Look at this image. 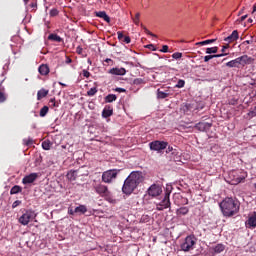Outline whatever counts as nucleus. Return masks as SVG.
I'll list each match as a JSON object with an SVG mask.
<instances>
[{
	"label": "nucleus",
	"mask_w": 256,
	"mask_h": 256,
	"mask_svg": "<svg viewBox=\"0 0 256 256\" xmlns=\"http://www.w3.org/2000/svg\"><path fill=\"white\" fill-rule=\"evenodd\" d=\"M141 183H143V172H131V174L124 181L122 191L125 193V195H131V193H133Z\"/></svg>",
	"instance_id": "f257e3e1"
},
{
	"label": "nucleus",
	"mask_w": 256,
	"mask_h": 256,
	"mask_svg": "<svg viewBox=\"0 0 256 256\" xmlns=\"http://www.w3.org/2000/svg\"><path fill=\"white\" fill-rule=\"evenodd\" d=\"M240 207L241 204L239 201L229 197L225 198L220 203V209L224 217H233V215H237V213H239Z\"/></svg>",
	"instance_id": "f03ea898"
},
{
	"label": "nucleus",
	"mask_w": 256,
	"mask_h": 256,
	"mask_svg": "<svg viewBox=\"0 0 256 256\" xmlns=\"http://www.w3.org/2000/svg\"><path fill=\"white\" fill-rule=\"evenodd\" d=\"M252 63H255V59L253 57L248 55H242L234 60L227 62L226 67H229L230 69H239V67H245V65H252Z\"/></svg>",
	"instance_id": "7ed1b4c3"
},
{
	"label": "nucleus",
	"mask_w": 256,
	"mask_h": 256,
	"mask_svg": "<svg viewBox=\"0 0 256 256\" xmlns=\"http://www.w3.org/2000/svg\"><path fill=\"white\" fill-rule=\"evenodd\" d=\"M195 245H197V238L190 235L185 238L184 242L180 245V249L185 252L193 251Z\"/></svg>",
	"instance_id": "20e7f679"
},
{
	"label": "nucleus",
	"mask_w": 256,
	"mask_h": 256,
	"mask_svg": "<svg viewBox=\"0 0 256 256\" xmlns=\"http://www.w3.org/2000/svg\"><path fill=\"white\" fill-rule=\"evenodd\" d=\"M37 217V214L33 210H26L19 218V223L21 225H29Z\"/></svg>",
	"instance_id": "39448f33"
},
{
	"label": "nucleus",
	"mask_w": 256,
	"mask_h": 256,
	"mask_svg": "<svg viewBox=\"0 0 256 256\" xmlns=\"http://www.w3.org/2000/svg\"><path fill=\"white\" fill-rule=\"evenodd\" d=\"M119 174V170L111 169L103 172L102 181L103 183H113L114 179H117V175Z\"/></svg>",
	"instance_id": "423d86ee"
},
{
	"label": "nucleus",
	"mask_w": 256,
	"mask_h": 256,
	"mask_svg": "<svg viewBox=\"0 0 256 256\" xmlns=\"http://www.w3.org/2000/svg\"><path fill=\"white\" fill-rule=\"evenodd\" d=\"M147 193L149 197H159L163 193V188L159 184H152L148 188Z\"/></svg>",
	"instance_id": "0eeeda50"
},
{
	"label": "nucleus",
	"mask_w": 256,
	"mask_h": 256,
	"mask_svg": "<svg viewBox=\"0 0 256 256\" xmlns=\"http://www.w3.org/2000/svg\"><path fill=\"white\" fill-rule=\"evenodd\" d=\"M168 143L165 141H153L149 144L151 151H163L164 149H167Z\"/></svg>",
	"instance_id": "6e6552de"
},
{
	"label": "nucleus",
	"mask_w": 256,
	"mask_h": 256,
	"mask_svg": "<svg viewBox=\"0 0 256 256\" xmlns=\"http://www.w3.org/2000/svg\"><path fill=\"white\" fill-rule=\"evenodd\" d=\"M171 207V201L169 200V194H165L163 200L157 204V211H163L164 209H169Z\"/></svg>",
	"instance_id": "1a4fd4ad"
},
{
	"label": "nucleus",
	"mask_w": 256,
	"mask_h": 256,
	"mask_svg": "<svg viewBox=\"0 0 256 256\" xmlns=\"http://www.w3.org/2000/svg\"><path fill=\"white\" fill-rule=\"evenodd\" d=\"M37 179H39V173H30L29 175H26L22 179V183H23V185H29L31 183H35V181H37Z\"/></svg>",
	"instance_id": "9d476101"
},
{
	"label": "nucleus",
	"mask_w": 256,
	"mask_h": 256,
	"mask_svg": "<svg viewBox=\"0 0 256 256\" xmlns=\"http://www.w3.org/2000/svg\"><path fill=\"white\" fill-rule=\"evenodd\" d=\"M230 177H233L232 185H239V183L245 180V175L239 176V171H232Z\"/></svg>",
	"instance_id": "9b49d317"
},
{
	"label": "nucleus",
	"mask_w": 256,
	"mask_h": 256,
	"mask_svg": "<svg viewBox=\"0 0 256 256\" xmlns=\"http://www.w3.org/2000/svg\"><path fill=\"white\" fill-rule=\"evenodd\" d=\"M95 191L100 195L101 197H105V195H109V188L103 184H98L95 186Z\"/></svg>",
	"instance_id": "f8f14e48"
},
{
	"label": "nucleus",
	"mask_w": 256,
	"mask_h": 256,
	"mask_svg": "<svg viewBox=\"0 0 256 256\" xmlns=\"http://www.w3.org/2000/svg\"><path fill=\"white\" fill-rule=\"evenodd\" d=\"M210 253L219 254L225 251V245L217 244L216 246H212L209 248Z\"/></svg>",
	"instance_id": "ddd939ff"
},
{
	"label": "nucleus",
	"mask_w": 256,
	"mask_h": 256,
	"mask_svg": "<svg viewBox=\"0 0 256 256\" xmlns=\"http://www.w3.org/2000/svg\"><path fill=\"white\" fill-rule=\"evenodd\" d=\"M237 39H239V32L237 30H234L232 32V35L226 37L224 41H226V43H233L237 41Z\"/></svg>",
	"instance_id": "4468645a"
},
{
	"label": "nucleus",
	"mask_w": 256,
	"mask_h": 256,
	"mask_svg": "<svg viewBox=\"0 0 256 256\" xmlns=\"http://www.w3.org/2000/svg\"><path fill=\"white\" fill-rule=\"evenodd\" d=\"M246 227H249V229L256 227V212H254V214L248 218Z\"/></svg>",
	"instance_id": "2eb2a0df"
},
{
	"label": "nucleus",
	"mask_w": 256,
	"mask_h": 256,
	"mask_svg": "<svg viewBox=\"0 0 256 256\" xmlns=\"http://www.w3.org/2000/svg\"><path fill=\"white\" fill-rule=\"evenodd\" d=\"M96 17H99L100 19H104L106 23H111V18L109 17V15H107L106 11L96 12Z\"/></svg>",
	"instance_id": "dca6fc26"
},
{
	"label": "nucleus",
	"mask_w": 256,
	"mask_h": 256,
	"mask_svg": "<svg viewBox=\"0 0 256 256\" xmlns=\"http://www.w3.org/2000/svg\"><path fill=\"white\" fill-rule=\"evenodd\" d=\"M109 73L111 75H125V73H127V70H125V68H112L109 70Z\"/></svg>",
	"instance_id": "f3484780"
},
{
	"label": "nucleus",
	"mask_w": 256,
	"mask_h": 256,
	"mask_svg": "<svg viewBox=\"0 0 256 256\" xmlns=\"http://www.w3.org/2000/svg\"><path fill=\"white\" fill-rule=\"evenodd\" d=\"M78 175H79V170H70L67 173L66 177H67V179H69V181H75V179H77Z\"/></svg>",
	"instance_id": "a211bd4d"
},
{
	"label": "nucleus",
	"mask_w": 256,
	"mask_h": 256,
	"mask_svg": "<svg viewBox=\"0 0 256 256\" xmlns=\"http://www.w3.org/2000/svg\"><path fill=\"white\" fill-rule=\"evenodd\" d=\"M38 71L40 73V75H49V65L47 64H41L38 68Z\"/></svg>",
	"instance_id": "6ab92c4d"
},
{
	"label": "nucleus",
	"mask_w": 256,
	"mask_h": 256,
	"mask_svg": "<svg viewBox=\"0 0 256 256\" xmlns=\"http://www.w3.org/2000/svg\"><path fill=\"white\" fill-rule=\"evenodd\" d=\"M47 95H49V90H45L44 88H42L37 93V100L41 101V99L47 97Z\"/></svg>",
	"instance_id": "aec40b11"
},
{
	"label": "nucleus",
	"mask_w": 256,
	"mask_h": 256,
	"mask_svg": "<svg viewBox=\"0 0 256 256\" xmlns=\"http://www.w3.org/2000/svg\"><path fill=\"white\" fill-rule=\"evenodd\" d=\"M226 55H227V53L207 55L204 57V62L208 63V61H211V59H215L217 57H225Z\"/></svg>",
	"instance_id": "412c9836"
},
{
	"label": "nucleus",
	"mask_w": 256,
	"mask_h": 256,
	"mask_svg": "<svg viewBox=\"0 0 256 256\" xmlns=\"http://www.w3.org/2000/svg\"><path fill=\"white\" fill-rule=\"evenodd\" d=\"M111 115H113V109H110L108 107H105L103 112H102V117H104L105 119H107L108 117H111Z\"/></svg>",
	"instance_id": "4be33fe9"
},
{
	"label": "nucleus",
	"mask_w": 256,
	"mask_h": 256,
	"mask_svg": "<svg viewBox=\"0 0 256 256\" xmlns=\"http://www.w3.org/2000/svg\"><path fill=\"white\" fill-rule=\"evenodd\" d=\"M86 211H87V206H85V205H79L74 210L75 213H80L81 215H85Z\"/></svg>",
	"instance_id": "5701e85b"
},
{
	"label": "nucleus",
	"mask_w": 256,
	"mask_h": 256,
	"mask_svg": "<svg viewBox=\"0 0 256 256\" xmlns=\"http://www.w3.org/2000/svg\"><path fill=\"white\" fill-rule=\"evenodd\" d=\"M48 39L50 40V41H56V43H61V41H63V38H61L59 35H57V34H50L49 36H48Z\"/></svg>",
	"instance_id": "b1692460"
},
{
	"label": "nucleus",
	"mask_w": 256,
	"mask_h": 256,
	"mask_svg": "<svg viewBox=\"0 0 256 256\" xmlns=\"http://www.w3.org/2000/svg\"><path fill=\"white\" fill-rule=\"evenodd\" d=\"M113 101H117V95L109 94L105 97V103H113Z\"/></svg>",
	"instance_id": "393cba45"
},
{
	"label": "nucleus",
	"mask_w": 256,
	"mask_h": 256,
	"mask_svg": "<svg viewBox=\"0 0 256 256\" xmlns=\"http://www.w3.org/2000/svg\"><path fill=\"white\" fill-rule=\"evenodd\" d=\"M169 97V93L163 92L160 89L157 90V98L158 99H167Z\"/></svg>",
	"instance_id": "a878e982"
},
{
	"label": "nucleus",
	"mask_w": 256,
	"mask_h": 256,
	"mask_svg": "<svg viewBox=\"0 0 256 256\" xmlns=\"http://www.w3.org/2000/svg\"><path fill=\"white\" fill-rule=\"evenodd\" d=\"M187 213H189V208L187 207H181L176 210L177 215H187Z\"/></svg>",
	"instance_id": "bb28decb"
},
{
	"label": "nucleus",
	"mask_w": 256,
	"mask_h": 256,
	"mask_svg": "<svg viewBox=\"0 0 256 256\" xmlns=\"http://www.w3.org/2000/svg\"><path fill=\"white\" fill-rule=\"evenodd\" d=\"M51 141L49 140H45L42 142V148L44 149V151H49V149H51Z\"/></svg>",
	"instance_id": "cd10ccee"
},
{
	"label": "nucleus",
	"mask_w": 256,
	"mask_h": 256,
	"mask_svg": "<svg viewBox=\"0 0 256 256\" xmlns=\"http://www.w3.org/2000/svg\"><path fill=\"white\" fill-rule=\"evenodd\" d=\"M17 193H21V188H20V186L15 185L11 188L10 194L17 195Z\"/></svg>",
	"instance_id": "c85d7f7f"
},
{
	"label": "nucleus",
	"mask_w": 256,
	"mask_h": 256,
	"mask_svg": "<svg viewBox=\"0 0 256 256\" xmlns=\"http://www.w3.org/2000/svg\"><path fill=\"white\" fill-rule=\"evenodd\" d=\"M49 107H50V109H55V108L59 107V102H56L55 98H52L49 101Z\"/></svg>",
	"instance_id": "c756f323"
},
{
	"label": "nucleus",
	"mask_w": 256,
	"mask_h": 256,
	"mask_svg": "<svg viewBox=\"0 0 256 256\" xmlns=\"http://www.w3.org/2000/svg\"><path fill=\"white\" fill-rule=\"evenodd\" d=\"M196 129L199 131H205L207 129V123L200 122L196 124Z\"/></svg>",
	"instance_id": "7c9ffc66"
},
{
	"label": "nucleus",
	"mask_w": 256,
	"mask_h": 256,
	"mask_svg": "<svg viewBox=\"0 0 256 256\" xmlns=\"http://www.w3.org/2000/svg\"><path fill=\"white\" fill-rule=\"evenodd\" d=\"M49 113V107L48 106H43L40 109V117H45Z\"/></svg>",
	"instance_id": "2f4dec72"
},
{
	"label": "nucleus",
	"mask_w": 256,
	"mask_h": 256,
	"mask_svg": "<svg viewBox=\"0 0 256 256\" xmlns=\"http://www.w3.org/2000/svg\"><path fill=\"white\" fill-rule=\"evenodd\" d=\"M217 39H209V40H204L201 42H197L196 45H210V43H215Z\"/></svg>",
	"instance_id": "473e14b6"
},
{
	"label": "nucleus",
	"mask_w": 256,
	"mask_h": 256,
	"mask_svg": "<svg viewBox=\"0 0 256 256\" xmlns=\"http://www.w3.org/2000/svg\"><path fill=\"white\" fill-rule=\"evenodd\" d=\"M217 51H219V48L217 46L206 49L207 55H211L212 53H217Z\"/></svg>",
	"instance_id": "72a5a7b5"
},
{
	"label": "nucleus",
	"mask_w": 256,
	"mask_h": 256,
	"mask_svg": "<svg viewBox=\"0 0 256 256\" xmlns=\"http://www.w3.org/2000/svg\"><path fill=\"white\" fill-rule=\"evenodd\" d=\"M97 93V87H93L88 90L87 95L88 97H93Z\"/></svg>",
	"instance_id": "f704fd0d"
},
{
	"label": "nucleus",
	"mask_w": 256,
	"mask_h": 256,
	"mask_svg": "<svg viewBox=\"0 0 256 256\" xmlns=\"http://www.w3.org/2000/svg\"><path fill=\"white\" fill-rule=\"evenodd\" d=\"M177 89H183V87H185V80H178L176 86Z\"/></svg>",
	"instance_id": "c9c22d12"
},
{
	"label": "nucleus",
	"mask_w": 256,
	"mask_h": 256,
	"mask_svg": "<svg viewBox=\"0 0 256 256\" xmlns=\"http://www.w3.org/2000/svg\"><path fill=\"white\" fill-rule=\"evenodd\" d=\"M106 201H108V203H116L115 199H113V197H111V192H109V194L104 196Z\"/></svg>",
	"instance_id": "e433bc0d"
},
{
	"label": "nucleus",
	"mask_w": 256,
	"mask_h": 256,
	"mask_svg": "<svg viewBox=\"0 0 256 256\" xmlns=\"http://www.w3.org/2000/svg\"><path fill=\"white\" fill-rule=\"evenodd\" d=\"M248 116L251 118L256 117V106L248 112Z\"/></svg>",
	"instance_id": "4c0bfd02"
},
{
	"label": "nucleus",
	"mask_w": 256,
	"mask_h": 256,
	"mask_svg": "<svg viewBox=\"0 0 256 256\" xmlns=\"http://www.w3.org/2000/svg\"><path fill=\"white\" fill-rule=\"evenodd\" d=\"M181 57H183V53L181 52H175L174 54H172L173 59H181Z\"/></svg>",
	"instance_id": "58836bf2"
},
{
	"label": "nucleus",
	"mask_w": 256,
	"mask_h": 256,
	"mask_svg": "<svg viewBox=\"0 0 256 256\" xmlns=\"http://www.w3.org/2000/svg\"><path fill=\"white\" fill-rule=\"evenodd\" d=\"M5 101H7V96L0 91V103H5Z\"/></svg>",
	"instance_id": "ea45409f"
},
{
	"label": "nucleus",
	"mask_w": 256,
	"mask_h": 256,
	"mask_svg": "<svg viewBox=\"0 0 256 256\" xmlns=\"http://www.w3.org/2000/svg\"><path fill=\"white\" fill-rule=\"evenodd\" d=\"M141 27H143L145 33H146L147 35H150V37H157V35L153 34L151 31H149V29L145 28V27L143 26V24H141Z\"/></svg>",
	"instance_id": "a19ab883"
},
{
	"label": "nucleus",
	"mask_w": 256,
	"mask_h": 256,
	"mask_svg": "<svg viewBox=\"0 0 256 256\" xmlns=\"http://www.w3.org/2000/svg\"><path fill=\"white\" fill-rule=\"evenodd\" d=\"M23 143L26 146L33 145V139H31V138L24 139Z\"/></svg>",
	"instance_id": "79ce46f5"
},
{
	"label": "nucleus",
	"mask_w": 256,
	"mask_h": 256,
	"mask_svg": "<svg viewBox=\"0 0 256 256\" xmlns=\"http://www.w3.org/2000/svg\"><path fill=\"white\" fill-rule=\"evenodd\" d=\"M139 17H141V14L140 13H136L135 17L132 18L135 25H139Z\"/></svg>",
	"instance_id": "37998d69"
},
{
	"label": "nucleus",
	"mask_w": 256,
	"mask_h": 256,
	"mask_svg": "<svg viewBox=\"0 0 256 256\" xmlns=\"http://www.w3.org/2000/svg\"><path fill=\"white\" fill-rule=\"evenodd\" d=\"M82 75L83 77H86V79H89V77H91V73L87 70H83Z\"/></svg>",
	"instance_id": "c03bdc74"
},
{
	"label": "nucleus",
	"mask_w": 256,
	"mask_h": 256,
	"mask_svg": "<svg viewBox=\"0 0 256 256\" xmlns=\"http://www.w3.org/2000/svg\"><path fill=\"white\" fill-rule=\"evenodd\" d=\"M142 83H143V79L141 78L134 79V85H142Z\"/></svg>",
	"instance_id": "a18cd8bd"
},
{
	"label": "nucleus",
	"mask_w": 256,
	"mask_h": 256,
	"mask_svg": "<svg viewBox=\"0 0 256 256\" xmlns=\"http://www.w3.org/2000/svg\"><path fill=\"white\" fill-rule=\"evenodd\" d=\"M122 41H123V43L129 44V43H131V37H129V36H124V38L122 39Z\"/></svg>",
	"instance_id": "49530a36"
},
{
	"label": "nucleus",
	"mask_w": 256,
	"mask_h": 256,
	"mask_svg": "<svg viewBox=\"0 0 256 256\" xmlns=\"http://www.w3.org/2000/svg\"><path fill=\"white\" fill-rule=\"evenodd\" d=\"M50 15H51V17H55L56 15H59V11H57V9H52L50 11Z\"/></svg>",
	"instance_id": "de8ad7c7"
},
{
	"label": "nucleus",
	"mask_w": 256,
	"mask_h": 256,
	"mask_svg": "<svg viewBox=\"0 0 256 256\" xmlns=\"http://www.w3.org/2000/svg\"><path fill=\"white\" fill-rule=\"evenodd\" d=\"M117 35H118L119 41H123V39H124V37H125V35H123V32L118 31V32H117Z\"/></svg>",
	"instance_id": "09e8293b"
},
{
	"label": "nucleus",
	"mask_w": 256,
	"mask_h": 256,
	"mask_svg": "<svg viewBox=\"0 0 256 256\" xmlns=\"http://www.w3.org/2000/svg\"><path fill=\"white\" fill-rule=\"evenodd\" d=\"M160 51L162 53H167V51H169V46H167V45L162 46V49Z\"/></svg>",
	"instance_id": "8fccbe9b"
},
{
	"label": "nucleus",
	"mask_w": 256,
	"mask_h": 256,
	"mask_svg": "<svg viewBox=\"0 0 256 256\" xmlns=\"http://www.w3.org/2000/svg\"><path fill=\"white\" fill-rule=\"evenodd\" d=\"M253 43V37H251V40H246L242 43V45H252Z\"/></svg>",
	"instance_id": "3c124183"
},
{
	"label": "nucleus",
	"mask_w": 256,
	"mask_h": 256,
	"mask_svg": "<svg viewBox=\"0 0 256 256\" xmlns=\"http://www.w3.org/2000/svg\"><path fill=\"white\" fill-rule=\"evenodd\" d=\"M76 52L78 53V55H81V53H83V48H81V46H78L76 48Z\"/></svg>",
	"instance_id": "603ef678"
},
{
	"label": "nucleus",
	"mask_w": 256,
	"mask_h": 256,
	"mask_svg": "<svg viewBox=\"0 0 256 256\" xmlns=\"http://www.w3.org/2000/svg\"><path fill=\"white\" fill-rule=\"evenodd\" d=\"M147 49H151L152 51H155V45L149 44L146 46Z\"/></svg>",
	"instance_id": "864d4df0"
},
{
	"label": "nucleus",
	"mask_w": 256,
	"mask_h": 256,
	"mask_svg": "<svg viewBox=\"0 0 256 256\" xmlns=\"http://www.w3.org/2000/svg\"><path fill=\"white\" fill-rule=\"evenodd\" d=\"M115 91L118 93H125L126 90L124 88H116Z\"/></svg>",
	"instance_id": "5fc2aeb1"
},
{
	"label": "nucleus",
	"mask_w": 256,
	"mask_h": 256,
	"mask_svg": "<svg viewBox=\"0 0 256 256\" xmlns=\"http://www.w3.org/2000/svg\"><path fill=\"white\" fill-rule=\"evenodd\" d=\"M181 199L184 205H187V203H189V200L187 198L181 197Z\"/></svg>",
	"instance_id": "6e6d98bb"
},
{
	"label": "nucleus",
	"mask_w": 256,
	"mask_h": 256,
	"mask_svg": "<svg viewBox=\"0 0 256 256\" xmlns=\"http://www.w3.org/2000/svg\"><path fill=\"white\" fill-rule=\"evenodd\" d=\"M245 19H247V15L241 16V18H240V22L245 21Z\"/></svg>",
	"instance_id": "4d7b16f0"
},
{
	"label": "nucleus",
	"mask_w": 256,
	"mask_h": 256,
	"mask_svg": "<svg viewBox=\"0 0 256 256\" xmlns=\"http://www.w3.org/2000/svg\"><path fill=\"white\" fill-rule=\"evenodd\" d=\"M68 213H69V215H75V210L73 211V209H70V210H68Z\"/></svg>",
	"instance_id": "13d9d810"
},
{
	"label": "nucleus",
	"mask_w": 256,
	"mask_h": 256,
	"mask_svg": "<svg viewBox=\"0 0 256 256\" xmlns=\"http://www.w3.org/2000/svg\"><path fill=\"white\" fill-rule=\"evenodd\" d=\"M228 48H229V45H227V46H223V47H222V50H221V51H222V53H225V50H226V49H228Z\"/></svg>",
	"instance_id": "bf43d9fd"
},
{
	"label": "nucleus",
	"mask_w": 256,
	"mask_h": 256,
	"mask_svg": "<svg viewBox=\"0 0 256 256\" xmlns=\"http://www.w3.org/2000/svg\"><path fill=\"white\" fill-rule=\"evenodd\" d=\"M230 105H237V100H232V101L230 102Z\"/></svg>",
	"instance_id": "052dcab7"
},
{
	"label": "nucleus",
	"mask_w": 256,
	"mask_h": 256,
	"mask_svg": "<svg viewBox=\"0 0 256 256\" xmlns=\"http://www.w3.org/2000/svg\"><path fill=\"white\" fill-rule=\"evenodd\" d=\"M31 7H32V9H35L37 7V3H32Z\"/></svg>",
	"instance_id": "680f3d73"
},
{
	"label": "nucleus",
	"mask_w": 256,
	"mask_h": 256,
	"mask_svg": "<svg viewBox=\"0 0 256 256\" xmlns=\"http://www.w3.org/2000/svg\"><path fill=\"white\" fill-rule=\"evenodd\" d=\"M253 13H256V4L253 6L252 14H253Z\"/></svg>",
	"instance_id": "e2e57ef3"
},
{
	"label": "nucleus",
	"mask_w": 256,
	"mask_h": 256,
	"mask_svg": "<svg viewBox=\"0 0 256 256\" xmlns=\"http://www.w3.org/2000/svg\"><path fill=\"white\" fill-rule=\"evenodd\" d=\"M17 203H19L18 201H15L12 205L13 208H15L17 206Z\"/></svg>",
	"instance_id": "0e129e2a"
},
{
	"label": "nucleus",
	"mask_w": 256,
	"mask_h": 256,
	"mask_svg": "<svg viewBox=\"0 0 256 256\" xmlns=\"http://www.w3.org/2000/svg\"><path fill=\"white\" fill-rule=\"evenodd\" d=\"M71 58H67L66 63H71Z\"/></svg>",
	"instance_id": "69168bd1"
},
{
	"label": "nucleus",
	"mask_w": 256,
	"mask_h": 256,
	"mask_svg": "<svg viewBox=\"0 0 256 256\" xmlns=\"http://www.w3.org/2000/svg\"><path fill=\"white\" fill-rule=\"evenodd\" d=\"M248 23H253V19L249 18Z\"/></svg>",
	"instance_id": "338daca9"
},
{
	"label": "nucleus",
	"mask_w": 256,
	"mask_h": 256,
	"mask_svg": "<svg viewBox=\"0 0 256 256\" xmlns=\"http://www.w3.org/2000/svg\"><path fill=\"white\" fill-rule=\"evenodd\" d=\"M110 61H111V59H109V58H107V59L105 60L106 63H110Z\"/></svg>",
	"instance_id": "774afa93"
}]
</instances>
